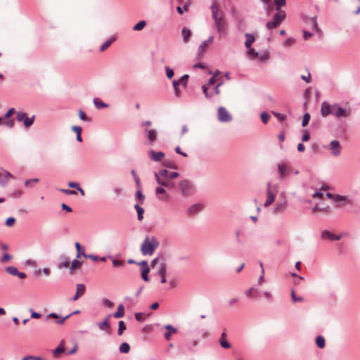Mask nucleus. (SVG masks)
Here are the masks:
<instances>
[{
    "mask_svg": "<svg viewBox=\"0 0 360 360\" xmlns=\"http://www.w3.org/2000/svg\"><path fill=\"white\" fill-rule=\"evenodd\" d=\"M134 209L137 212V219L140 221H142L143 219L144 209L141 207L139 203L134 205Z\"/></svg>",
    "mask_w": 360,
    "mask_h": 360,
    "instance_id": "obj_34",
    "label": "nucleus"
},
{
    "mask_svg": "<svg viewBox=\"0 0 360 360\" xmlns=\"http://www.w3.org/2000/svg\"><path fill=\"white\" fill-rule=\"evenodd\" d=\"M115 40V37H112L108 40H106L100 47V51H104L105 49H107L112 43Z\"/></svg>",
    "mask_w": 360,
    "mask_h": 360,
    "instance_id": "obj_38",
    "label": "nucleus"
},
{
    "mask_svg": "<svg viewBox=\"0 0 360 360\" xmlns=\"http://www.w3.org/2000/svg\"><path fill=\"white\" fill-rule=\"evenodd\" d=\"M160 246V242L155 236H146L142 242L140 250L143 256H151Z\"/></svg>",
    "mask_w": 360,
    "mask_h": 360,
    "instance_id": "obj_2",
    "label": "nucleus"
},
{
    "mask_svg": "<svg viewBox=\"0 0 360 360\" xmlns=\"http://www.w3.org/2000/svg\"><path fill=\"white\" fill-rule=\"evenodd\" d=\"M335 116L338 118L349 117L352 115V110L349 108H344L336 103Z\"/></svg>",
    "mask_w": 360,
    "mask_h": 360,
    "instance_id": "obj_10",
    "label": "nucleus"
},
{
    "mask_svg": "<svg viewBox=\"0 0 360 360\" xmlns=\"http://www.w3.org/2000/svg\"><path fill=\"white\" fill-rule=\"evenodd\" d=\"M135 319L137 321L143 322L145 319L144 314L143 312H136L134 314Z\"/></svg>",
    "mask_w": 360,
    "mask_h": 360,
    "instance_id": "obj_64",
    "label": "nucleus"
},
{
    "mask_svg": "<svg viewBox=\"0 0 360 360\" xmlns=\"http://www.w3.org/2000/svg\"><path fill=\"white\" fill-rule=\"evenodd\" d=\"M146 24L147 22L146 20H140L134 25L132 29L134 31H141L146 27Z\"/></svg>",
    "mask_w": 360,
    "mask_h": 360,
    "instance_id": "obj_40",
    "label": "nucleus"
},
{
    "mask_svg": "<svg viewBox=\"0 0 360 360\" xmlns=\"http://www.w3.org/2000/svg\"><path fill=\"white\" fill-rule=\"evenodd\" d=\"M16 113L15 108H11L8 110V111L4 114V118L6 120H8L10 118V117L13 114Z\"/></svg>",
    "mask_w": 360,
    "mask_h": 360,
    "instance_id": "obj_62",
    "label": "nucleus"
},
{
    "mask_svg": "<svg viewBox=\"0 0 360 360\" xmlns=\"http://www.w3.org/2000/svg\"><path fill=\"white\" fill-rule=\"evenodd\" d=\"M248 49V51H247V56L251 58V59H255L257 58V57H259V53L257 52L255 49L252 48V46L250 48H246Z\"/></svg>",
    "mask_w": 360,
    "mask_h": 360,
    "instance_id": "obj_41",
    "label": "nucleus"
},
{
    "mask_svg": "<svg viewBox=\"0 0 360 360\" xmlns=\"http://www.w3.org/2000/svg\"><path fill=\"white\" fill-rule=\"evenodd\" d=\"M181 34L183 36L184 42L187 43L190 39L191 35V32L187 27H184L181 30Z\"/></svg>",
    "mask_w": 360,
    "mask_h": 360,
    "instance_id": "obj_33",
    "label": "nucleus"
},
{
    "mask_svg": "<svg viewBox=\"0 0 360 360\" xmlns=\"http://www.w3.org/2000/svg\"><path fill=\"white\" fill-rule=\"evenodd\" d=\"M336 103L330 105L326 101H323L321 105V114L323 117L330 115H335Z\"/></svg>",
    "mask_w": 360,
    "mask_h": 360,
    "instance_id": "obj_8",
    "label": "nucleus"
},
{
    "mask_svg": "<svg viewBox=\"0 0 360 360\" xmlns=\"http://www.w3.org/2000/svg\"><path fill=\"white\" fill-rule=\"evenodd\" d=\"M5 270L8 274L12 276H16L17 274H18V269L13 266H7Z\"/></svg>",
    "mask_w": 360,
    "mask_h": 360,
    "instance_id": "obj_45",
    "label": "nucleus"
},
{
    "mask_svg": "<svg viewBox=\"0 0 360 360\" xmlns=\"http://www.w3.org/2000/svg\"><path fill=\"white\" fill-rule=\"evenodd\" d=\"M202 92H203L205 96L207 98H212V94H210V93L208 92V86L207 84H203L202 86Z\"/></svg>",
    "mask_w": 360,
    "mask_h": 360,
    "instance_id": "obj_54",
    "label": "nucleus"
},
{
    "mask_svg": "<svg viewBox=\"0 0 360 360\" xmlns=\"http://www.w3.org/2000/svg\"><path fill=\"white\" fill-rule=\"evenodd\" d=\"M278 172L279 174V177L282 179L290 174L291 169L288 164L283 162L278 165Z\"/></svg>",
    "mask_w": 360,
    "mask_h": 360,
    "instance_id": "obj_15",
    "label": "nucleus"
},
{
    "mask_svg": "<svg viewBox=\"0 0 360 360\" xmlns=\"http://www.w3.org/2000/svg\"><path fill=\"white\" fill-rule=\"evenodd\" d=\"M60 262L58 264V269L68 268L70 266V259L68 257L62 255L60 257Z\"/></svg>",
    "mask_w": 360,
    "mask_h": 360,
    "instance_id": "obj_28",
    "label": "nucleus"
},
{
    "mask_svg": "<svg viewBox=\"0 0 360 360\" xmlns=\"http://www.w3.org/2000/svg\"><path fill=\"white\" fill-rule=\"evenodd\" d=\"M127 329L126 325L123 321H120L118 322V330H117V335H122L123 334V332Z\"/></svg>",
    "mask_w": 360,
    "mask_h": 360,
    "instance_id": "obj_44",
    "label": "nucleus"
},
{
    "mask_svg": "<svg viewBox=\"0 0 360 360\" xmlns=\"http://www.w3.org/2000/svg\"><path fill=\"white\" fill-rule=\"evenodd\" d=\"M330 149L333 155H335V156L339 155L341 153V146H340L339 141H338L336 139L333 140L330 143Z\"/></svg>",
    "mask_w": 360,
    "mask_h": 360,
    "instance_id": "obj_16",
    "label": "nucleus"
},
{
    "mask_svg": "<svg viewBox=\"0 0 360 360\" xmlns=\"http://www.w3.org/2000/svg\"><path fill=\"white\" fill-rule=\"evenodd\" d=\"M75 247L77 250L76 258L79 259L82 256V253H85L79 242H75Z\"/></svg>",
    "mask_w": 360,
    "mask_h": 360,
    "instance_id": "obj_43",
    "label": "nucleus"
},
{
    "mask_svg": "<svg viewBox=\"0 0 360 360\" xmlns=\"http://www.w3.org/2000/svg\"><path fill=\"white\" fill-rule=\"evenodd\" d=\"M290 295H291L292 300V302H302V301L303 300V298H302V297H297V296H296V295H295V290H291Z\"/></svg>",
    "mask_w": 360,
    "mask_h": 360,
    "instance_id": "obj_57",
    "label": "nucleus"
},
{
    "mask_svg": "<svg viewBox=\"0 0 360 360\" xmlns=\"http://www.w3.org/2000/svg\"><path fill=\"white\" fill-rule=\"evenodd\" d=\"M245 48H250L252 46V44L255 41V37L253 34L250 33H245Z\"/></svg>",
    "mask_w": 360,
    "mask_h": 360,
    "instance_id": "obj_29",
    "label": "nucleus"
},
{
    "mask_svg": "<svg viewBox=\"0 0 360 360\" xmlns=\"http://www.w3.org/2000/svg\"><path fill=\"white\" fill-rule=\"evenodd\" d=\"M214 39L213 36H210L208 39L204 41H202L200 46H198V52L202 53L205 49V47L208 45L209 43L212 42Z\"/></svg>",
    "mask_w": 360,
    "mask_h": 360,
    "instance_id": "obj_35",
    "label": "nucleus"
},
{
    "mask_svg": "<svg viewBox=\"0 0 360 360\" xmlns=\"http://www.w3.org/2000/svg\"><path fill=\"white\" fill-rule=\"evenodd\" d=\"M335 200L336 201L347 202L348 204H351L352 205V200H349L346 195H335Z\"/></svg>",
    "mask_w": 360,
    "mask_h": 360,
    "instance_id": "obj_47",
    "label": "nucleus"
},
{
    "mask_svg": "<svg viewBox=\"0 0 360 360\" xmlns=\"http://www.w3.org/2000/svg\"><path fill=\"white\" fill-rule=\"evenodd\" d=\"M13 257L8 253H4L0 259V262L6 263L11 259H12Z\"/></svg>",
    "mask_w": 360,
    "mask_h": 360,
    "instance_id": "obj_53",
    "label": "nucleus"
},
{
    "mask_svg": "<svg viewBox=\"0 0 360 360\" xmlns=\"http://www.w3.org/2000/svg\"><path fill=\"white\" fill-rule=\"evenodd\" d=\"M163 255H158L156 257L153 258L150 262V266L152 268H154L160 262H162V257Z\"/></svg>",
    "mask_w": 360,
    "mask_h": 360,
    "instance_id": "obj_52",
    "label": "nucleus"
},
{
    "mask_svg": "<svg viewBox=\"0 0 360 360\" xmlns=\"http://www.w3.org/2000/svg\"><path fill=\"white\" fill-rule=\"evenodd\" d=\"M266 195L267 198L266 201L264 203V206L265 207H269L270 205H271L274 201L275 200L276 195V188L275 189V191H272L271 188V183L268 182L267 184V191H266Z\"/></svg>",
    "mask_w": 360,
    "mask_h": 360,
    "instance_id": "obj_12",
    "label": "nucleus"
},
{
    "mask_svg": "<svg viewBox=\"0 0 360 360\" xmlns=\"http://www.w3.org/2000/svg\"><path fill=\"white\" fill-rule=\"evenodd\" d=\"M202 209V206L200 204H194L190 206L188 208V213L190 215H195L199 212H200Z\"/></svg>",
    "mask_w": 360,
    "mask_h": 360,
    "instance_id": "obj_26",
    "label": "nucleus"
},
{
    "mask_svg": "<svg viewBox=\"0 0 360 360\" xmlns=\"http://www.w3.org/2000/svg\"><path fill=\"white\" fill-rule=\"evenodd\" d=\"M86 287L82 283L77 284L76 285V292L74 297L72 298V301L77 300L82 295H83L85 292Z\"/></svg>",
    "mask_w": 360,
    "mask_h": 360,
    "instance_id": "obj_21",
    "label": "nucleus"
},
{
    "mask_svg": "<svg viewBox=\"0 0 360 360\" xmlns=\"http://www.w3.org/2000/svg\"><path fill=\"white\" fill-rule=\"evenodd\" d=\"M315 342H316L317 347H319L320 349H323L326 346V340H325L324 337L322 335H318L316 338Z\"/></svg>",
    "mask_w": 360,
    "mask_h": 360,
    "instance_id": "obj_36",
    "label": "nucleus"
},
{
    "mask_svg": "<svg viewBox=\"0 0 360 360\" xmlns=\"http://www.w3.org/2000/svg\"><path fill=\"white\" fill-rule=\"evenodd\" d=\"M288 207V202L285 200L282 201H278L274 207V214H283Z\"/></svg>",
    "mask_w": 360,
    "mask_h": 360,
    "instance_id": "obj_14",
    "label": "nucleus"
},
{
    "mask_svg": "<svg viewBox=\"0 0 360 360\" xmlns=\"http://www.w3.org/2000/svg\"><path fill=\"white\" fill-rule=\"evenodd\" d=\"M146 136L148 143L150 145H153L154 142L157 140V133L155 129H145Z\"/></svg>",
    "mask_w": 360,
    "mask_h": 360,
    "instance_id": "obj_18",
    "label": "nucleus"
},
{
    "mask_svg": "<svg viewBox=\"0 0 360 360\" xmlns=\"http://www.w3.org/2000/svg\"><path fill=\"white\" fill-rule=\"evenodd\" d=\"M164 166L167 168L172 169H176L177 167L176 165L172 161H165L164 162Z\"/></svg>",
    "mask_w": 360,
    "mask_h": 360,
    "instance_id": "obj_59",
    "label": "nucleus"
},
{
    "mask_svg": "<svg viewBox=\"0 0 360 360\" xmlns=\"http://www.w3.org/2000/svg\"><path fill=\"white\" fill-rule=\"evenodd\" d=\"M114 318L120 319L124 316V307L122 304L118 305L117 311L112 314Z\"/></svg>",
    "mask_w": 360,
    "mask_h": 360,
    "instance_id": "obj_32",
    "label": "nucleus"
},
{
    "mask_svg": "<svg viewBox=\"0 0 360 360\" xmlns=\"http://www.w3.org/2000/svg\"><path fill=\"white\" fill-rule=\"evenodd\" d=\"M145 195L143 194L141 189H137L135 193V200L140 204H143L144 202Z\"/></svg>",
    "mask_w": 360,
    "mask_h": 360,
    "instance_id": "obj_39",
    "label": "nucleus"
},
{
    "mask_svg": "<svg viewBox=\"0 0 360 360\" xmlns=\"http://www.w3.org/2000/svg\"><path fill=\"white\" fill-rule=\"evenodd\" d=\"M16 120L18 122H23V125L25 128H30L34 124L35 115H33L32 117H29L25 112L17 111Z\"/></svg>",
    "mask_w": 360,
    "mask_h": 360,
    "instance_id": "obj_5",
    "label": "nucleus"
},
{
    "mask_svg": "<svg viewBox=\"0 0 360 360\" xmlns=\"http://www.w3.org/2000/svg\"><path fill=\"white\" fill-rule=\"evenodd\" d=\"M172 86H173V88H174V90L175 95L176 96H179V94H180V90L179 89V82L177 81L176 79H174L172 81Z\"/></svg>",
    "mask_w": 360,
    "mask_h": 360,
    "instance_id": "obj_49",
    "label": "nucleus"
},
{
    "mask_svg": "<svg viewBox=\"0 0 360 360\" xmlns=\"http://www.w3.org/2000/svg\"><path fill=\"white\" fill-rule=\"evenodd\" d=\"M119 351L122 354H127L130 351V345L129 343L124 342L120 344L119 347Z\"/></svg>",
    "mask_w": 360,
    "mask_h": 360,
    "instance_id": "obj_37",
    "label": "nucleus"
},
{
    "mask_svg": "<svg viewBox=\"0 0 360 360\" xmlns=\"http://www.w3.org/2000/svg\"><path fill=\"white\" fill-rule=\"evenodd\" d=\"M262 5L263 8L267 15H269L274 10V6L271 3V0H259Z\"/></svg>",
    "mask_w": 360,
    "mask_h": 360,
    "instance_id": "obj_20",
    "label": "nucleus"
},
{
    "mask_svg": "<svg viewBox=\"0 0 360 360\" xmlns=\"http://www.w3.org/2000/svg\"><path fill=\"white\" fill-rule=\"evenodd\" d=\"M112 316V314H108L102 322L98 323V327L101 330H105L106 329H109L110 327V319Z\"/></svg>",
    "mask_w": 360,
    "mask_h": 360,
    "instance_id": "obj_24",
    "label": "nucleus"
},
{
    "mask_svg": "<svg viewBox=\"0 0 360 360\" xmlns=\"http://www.w3.org/2000/svg\"><path fill=\"white\" fill-rule=\"evenodd\" d=\"M167 264L165 263V257H162V262H160L158 269L156 271V275L160 277L161 283H167Z\"/></svg>",
    "mask_w": 360,
    "mask_h": 360,
    "instance_id": "obj_6",
    "label": "nucleus"
},
{
    "mask_svg": "<svg viewBox=\"0 0 360 360\" xmlns=\"http://www.w3.org/2000/svg\"><path fill=\"white\" fill-rule=\"evenodd\" d=\"M273 5L276 11V13H283L286 14L285 11L281 9L282 7L285 6L286 0H274Z\"/></svg>",
    "mask_w": 360,
    "mask_h": 360,
    "instance_id": "obj_23",
    "label": "nucleus"
},
{
    "mask_svg": "<svg viewBox=\"0 0 360 360\" xmlns=\"http://www.w3.org/2000/svg\"><path fill=\"white\" fill-rule=\"evenodd\" d=\"M302 20L305 24H310L311 25V30L313 31H315L316 32L321 33V30L319 27L318 22H317V16L314 15L312 17H309L307 15L302 16Z\"/></svg>",
    "mask_w": 360,
    "mask_h": 360,
    "instance_id": "obj_11",
    "label": "nucleus"
},
{
    "mask_svg": "<svg viewBox=\"0 0 360 360\" xmlns=\"http://www.w3.org/2000/svg\"><path fill=\"white\" fill-rule=\"evenodd\" d=\"M22 360H45V359H44L41 356L29 355V356L23 357L22 359Z\"/></svg>",
    "mask_w": 360,
    "mask_h": 360,
    "instance_id": "obj_60",
    "label": "nucleus"
},
{
    "mask_svg": "<svg viewBox=\"0 0 360 360\" xmlns=\"http://www.w3.org/2000/svg\"><path fill=\"white\" fill-rule=\"evenodd\" d=\"M188 78H189V75H187V74H185L184 75H182L180 79H179V83L181 82V84L184 86H186L187 83H188Z\"/></svg>",
    "mask_w": 360,
    "mask_h": 360,
    "instance_id": "obj_56",
    "label": "nucleus"
},
{
    "mask_svg": "<svg viewBox=\"0 0 360 360\" xmlns=\"http://www.w3.org/2000/svg\"><path fill=\"white\" fill-rule=\"evenodd\" d=\"M108 257L112 259V264L114 267H122L123 266L122 261L114 259L111 255L108 256Z\"/></svg>",
    "mask_w": 360,
    "mask_h": 360,
    "instance_id": "obj_46",
    "label": "nucleus"
},
{
    "mask_svg": "<svg viewBox=\"0 0 360 360\" xmlns=\"http://www.w3.org/2000/svg\"><path fill=\"white\" fill-rule=\"evenodd\" d=\"M310 117H311V116L309 112H306L304 114L303 117H302V126L303 127H306L309 124Z\"/></svg>",
    "mask_w": 360,
    "mask_h": 360,
    "instance_id": "obj_50",
    "label": "nucleus"
},
{
    "mask_svg": "<svg viewBox=\"0 0 360 360\" xmlns=\"http://www.w3.org/2000/svg\"><path fill=\"white\" fill-rule=\"evenodd\" d=\"M211 11L217 32L219 34L220 37L226 35L227 31V23L224 18L223 13H221V16L218 15L219 9L215 3L212 4Z\"/></svg>",
    "mask_w": 360,
    "mask_h": 360,
    "instance_id": "obj_1",
    "label": "nucleus"
},
{
    "mask_svg": "<svg viewBox=\"0 0 360 360\" xmlns=\"http://www.w3.org/2000/svg\"><path fill=\"white\" fill-rule=\"evenodd\" d=\"M78 116H79V119L82 121H84V122H90L91 121V118L87 117L85 112L81 109L79 110V111H78Z\"/></svg>",
    "mask_w": 360,
    "mask_h": 360,
    "instance_id": "obj_51",
    "label": "nucleus"
},
{
    "mask_svg": "<svg viewBox=\"0 0 360 360\" xmlns=\"http://www.w3.org/2000/svg\"><path fill=\"white\" fill-rule=\"evenodd\" d=\"M59 191L68 195H74L77 194L75 191L67 188H60Z\"/></svg>",
    "mask_w": 360,
    "mask_h": 360,
    "instance_id": "obj_55",
    "label": "nucleus"
},
{
    "mask_svg": "<svg viewBox=\"0 0 360 360\" xmlns=\"http://www.w3.org/2000/svg\"><path fill=\"white\" fill-rule=\"evenodd\" d=\"M154 175H158L159 178L165 179H174L179 176L177 172H169L166 169H160L158 172H155Z\"/></svg>",
    "mask_w": 360,
    "mask_h": 360,
    "instance_id": "obj_9",
    "label": "nucleus"
},
{
    "mask_svg": "<svg viewBox=\"0 0 360 360\" xmlns=\"http://www.w3.org/2000/svg\"><path fill=\"white\" fill-rule=\"evenodd\" d=\"M217 119L221 122H229L232 120V115L225 107L220 106L217 110Z\"/></svg>",
    "mask_w": 360,
    "mask_h": 360,
    "instance_id": "obj_7",
    "label": "nucleus"
},
{
    "mask_svg": "<svg viewBox=\"0 0 360 360\" xmlns=\"http://www.w3.org/2000/svg\"><path fill=\"white\" fill-rule=\"evenodd\" d=\"M219 343L220 346L224 349H229L231 347V343L227 340V335L225 332H223L221 334V336L219 340Z\"/></svg>",
    "mask_w": 360,
    "mask_h": 360,
    "instance_id": "obj_22",
    "label": "nucleus"
},
{
    "mask_svg": "<svg viewBox=\"0 0 360 360\" xmlns=\"http://www.w3.org/2000/svg\"><path fill=\"white\" fill-rule=\"evenodd\" d=\"M155 194L160 200L166 201L169 199V195L166 193L165 188L162 186L155 188Z\"/></svg>",
    "mask_w": 360,
    "mask_h": 360,
    "instance_id": "obj_17",
    "label": "nucleus"
},
{
    "mask_svg": "<svg viewBox=\"0 0 360 360\" xmlns=\"http://www.w3.org/2000/svg\"><path fill=\"white\" fill-rule=\"evenodd\" d=\"M155 181L156 182L162 187H165L167 188L171 189L174 186V183L172 182L171 179H165L162 178H159L158 175H155Z\"/></svg>",
    "mask_w": 360,
    "mask_h": 360,
    "instance_id": "obj_19",
    "label": "nucleus"
},
{
    "mask_svg": "<svg viewBox=\"0 0 360 360\" xmlns=\"http://www.w3.org/2000/svg\"><path fill=\"white\" fill-rule=\"evenodd\" d=\"M285 18L286 14L283 13H276L272 19L266 22V27L269 30L275 29L283 22Z\"/></svg>",
    "mask_w": 360,
    "mask_h": 360,
    "instance_id": "obj_4",
    "label": "nucleus"
},
{
    "mask_svg": "<svg viewBox=\"0 0 360 360\" xmlns=\"http://www.w3.org/2000/svg\"><path fill=\"white\" fill-rule=\"evenodd\" d=\"M295 41V39L292 37H289L288 39H285V41H284V46L285 47H289V46H291L292 45L294 44Z\"/></svg>",
    "mask_w": 360,
    "mask_h": 360,
    "instance_id": "obj_58",
    "label": "nucleus"
},
{
    "mask_svg": "<svg viewBox=\"0 0 360 360\" xmlns=\"http://www.w3.org/2000/svg\"><path fill=\"white\" fill-rule=\"evenodd\" d=\"M149 272H150V267L141 269V278L146 282H148L150 280L149 276H148Z\"/></svg>",
    "mask_w": 360,
    "mask_h": 360,
    "instance_id": "obj_42",
    "label": "nucleus"
},
{
    "mask_svg": "<svg viewBox=\"0 0 360 360\" xmlns=\"http://www.w3.org/2000/svg\"><path fill=\"white\" fill-rule=\"evenodd\" d=\"M165 71H166L167 77L169 79H172L174 77V70L172 68H170L169 67H166L165 68Z\"/></svg>",
    "mask_w": 360,
    "mask_h": 360,
    "instance_id": "obj_61",
    "label": "nucleus"
},
{
    "mask_svg": "<svg viewBox=\"0 0 360 360\" xmlns=\"http://www.w3.org/2000/svg\"><path fill=\"white\" fill-rule=\"evenodd\" d=\"M260 118L264 124H266L270 119V115L267 112L264 111L260 114Z\"/></svg>",
    "mask_w": 360,
    "mask_h": 360,
    "instance_id": "obj_48",
    "label": "nucleus"
},
{
    "mask_svg": "<svg viewBox=\"0 0 360 360\" xmlns=\"http://www.w3.org/2000/svg\"><path fill=\"white\" fill-rule=\"evenodd\" d=\"M321 238H327L331 240H339L341 238V236H335L328 230H323L321 232Z\"/></svg>",
    "mask_w": 360,
    "mask_h": 360,
    "instance_id": "obj_25",
    "label": "nucleus"
},
{
    "mask_svg": "<svg viewBox=\"0 0 360 360\" xmlns=\"http://www.w3.org/2000/svg\"><path fill=\"white\" fill-rule=\"evenodd\" d=\"M165 328L167 330L165 333V338L167 340H170L172 333H175L177 332V329L170 324L166 325Z\"/></svg>",
    "mask_w": 360,
    "mask_h": 360,
    "instance_id": "obj_27",
    "label": "nucleus"
},
{
    "mask_svg": "<svg viewBox=\"0 0 360 360\" xmlns=\"http://www.w3.org/2000/svg\"><path fill=\"white\" fill-rule=\"evenodd\" d=\"M148 155L149 158L156 162H161L165 156V153L162 151H155L153 149L148 150Z\"/></svg>",
    "mask_w": 360,
    "mask_h": 360,
    "instance_id": "obj_13",
    "label": "nucleus"
},
{
    "mask_svg": "<svg viewBox=\"0 0 360 360\" xmlns=\"http://www.w3.org/2000/svg\"><path fill=\"white\" fill-rule=\"evenodd\" d=\"M93 103L96 108L97 109H102V108H106L109 106V105L106 103H104L101 99L98 98H94L93 99Z\"/></svg>",
    "mask_w": 360,
    "mask_h": 360,
    "instance_id": "obj_31",
    "label": "nucleus"
},
{
    "mask_svg": "<svg viewBox=\"0 0 360 360\" xmlns=\"http://www.w3.org/2000/svg\"><path fill=\"white\" fill-rule=\"evenodd\" d=\"M82 265V262L79 261L77 258L73 259L70 267V274H72L75 269H79Z\"/></svg>",
    "mask_w": 360,
    "mask_h": 360,
    "instance_id": "obj_30",
    "label": "nucleus"
},
{
    "mask_svg": "<svg viewBox=\"0 0 360 360\" xmlns=\"http://www.w3.org/2000/svg\"><path fill=\"white\" fill-rule=\"evenodd\" d=\"M15 219L13 217H10L6 219L5 224L7 226L11 227L15 224Z\"/></svg>",
    "mask_w": 360,
    "mask_h": 360,
    "instance_id": "obj_63",
    "label": "nucleus"
},
{
    "mask_svg": "<svg viewBox=\"0 0 360 360\" xmlns=\"http://www.w3.org/2000/svg\"><path fill=\"white\" fill-rule=\"evenodd\" d=\"M178 186L180 193L184 197L191 196L195 193L194 184L189 179H184L180 181Z\"/></svg>",
    "mask_w": 360,
    "mask_h": 360,
    "instance_id": "obj_3",
    "label": "nucleus"
}]
</instances>
